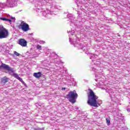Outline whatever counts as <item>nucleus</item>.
<instances>
[{
    "mask_svg": "<svg viewBox=\"0 0 130 130\" xmlns=\"http://www.w3.org/2000/svg\"><path fill=\"white\" fill-rule=\"evenodd\" d=\"M29 3L33 4L34 10L41 13L43 16L47 19H51L54 12H56L58 7L56 3L52 2L51 0H28Z\"/></svg>",
    "mask_w": 130,
    "mask_h": 130,
    "instance_id": "nucleus-1",
    "label": "nucleus"
},
{
    "mask_svg": "<svg viewBox=\"0 0 130 130\" xmlns=\"http://www.w3.org/2000/svg\"><path fill=\"white\" fill-rule=\"evenodd\" d=\"M89 91V94L88 95V100L87 101V103L90 106H93V107H99L100 106V104H99L98 97L97 95H95L94 91L91 89H88Z\"/></svg>",
    "mask_w": 130,
    "mask_h": 130,
    "instance_id": "nucleus-2",
    "label": "nucleus"
},
{
    "mask_svg": "<svg viewBox=\"0 0 130 130\" xmlns=\"http://www.w3.org/2000/svg\"><path fill=\"white\" fill-rule=\"evenodd\" d=\"M75 38L72 41L71 37L69 38L70 42L71 44H73L75 47H77L78 49H82L84 51L89 50V48L86 46H84L82 43H80V39L77 36H75Z\"/></svg>",
    "mask_w": 130,
    "mask_h": 130,
    "instance_id": "nucleus-3",
    "label": "nucleus"
},
{
    "mask_svg": "<svg viewBox=\"0 0 130 130\" xmlns=\"http://www.w3.org/2000/svg\"><path fill=\"white\" fill-rule=\"evenodd\" d=\"M17 2L18 0H7L6 3H0L1 10L4 8H14L17 7Z\"/></svg>",
    "mask_w": 130,
    "mask_h": 130,
    "instance_id": "nucleus-4",
    "label": "nucleus"
},
{
    "mask_svg": "<svg viewBox=\"0 0 130 130\" xmlns=\"http://www.w3.org/2000/svg\"><path fill=\"white\" fill-rule=\"evenodd\" d=\"M67 97L71 103H76V100L78 98V94L76 90L71 91L67 94Z\"/></svg>",
    "mask_w": 130,
    "mask_h": 130,
    "instance_id": "nucleus-5",
    "label": "nucleus"
},
{
    "mask_svg": "<svg viewBox=\"0 0 130 130\" xmlns=\"http://www.w3.org/2000/svg\"><path fill=\"white\" fill-rule=\"evenodd\" d=\"M9 36V31L4 26H0V39L7 38Z\"/></svg>",
    "mask_w": 130,
    "mask_h": 130,
    "instance_id": "nucleus-6",
    "label": "nucleus"
},
{
    "mask_svg": "<svg viewBox=\"0 0 130 130\" xmlns=\"http://www.w3.org/2000/svg\"><path fill=\"white\" fill-rule=\"evenodd\" d=\"M1 69H5L8 71L10 75H12L14 73V68L10 67L9 65L6 64L4 63H2L1 66H0V70Z\"/></svg>",
    "mask_w": 130,
    "mask_h": 130,
    "instance_id": "nucleus-7",
    "label": "nucleus"
},
{
    "mask_svg": "<svg viewBox=\"0 0 130 130\" xmlns=\"http://www.w3.org/2000/svg\"><path fill=\"white\" fill-rule=\"evenodd\" d=\"M19 28V29H22L24 32H27V31H29V30H30L29 24H27L24 21L21 22Z\"/></svg>",
    "mask_w": 130,
    "mask_h": 130,
    "instance_id": "nucleus-8",
    "label": "nucleus"
},
{
    "mask_svg": "<svg viewBox=\"0 0 130 130\" xmlns=\"http://www.w3.org/2000/svg\"><path fill=\"white\" fill-rule=\"evenodd\" d=\"M92 71L93 72H95L96 73L95 77L97 78L98 76H97L98 75H102V70H101V68L96 66L95 68H92Z\"/></svg>",
    "mask_w": 130,
    "mask_h": 130,
    "instance_id": "nucleus-9",
    "label": "nucleus"
},
{
    "mask_svg": "<svg viewBox=\"0 0 130 130\" xmlns=\"http://www.w3.org/2000/svg\"><path fill=\"white\" fill-rule=\"evenodd\" d=\"M18 44H19V45H21V46H22V47H26V46H27V41H26L25 39H20L18 40Z\"/></svg>",
    "mask_w": 130,
    "mask_h": 130,
    "instance_id": "nucleus-10",
    "label": "nucleus"
},
{
    "mask_svg": "<svg viewBox=\"0 0 130 130\" xmlns=\"http://www.w3.org/2000/svg\"><path fill=\"white\" fill-rule=\"evenodd\" d=\"M90 59L92 60L93 63H95V64H99L100 63V62L99 61H96V58H98V56L97 55L95 54H91L90 57Z\"/></svg>",
    "mask_w": 130,
    "mask_h": 130,
    "instance_id": "nucleus-11",
    "label": "nucleus"
},
{
    "mask_svg": "<svg viewBox=\"0 0 130 130\" xmlns=\"http://www.w3.org/2000/svg\"><path fill=\"white\" fill-rule=\"evenodd\" d=\"M67 18L69 19V22L70 23H75V16L72 14H68L67 15Z\"/></svg>",
    "mask_w": 130,
    "mask_h": 130,
    "instance_id": "nucleus-12",
    "label": "nucleus"
},
{
    "mask_svg": "<svg viewBox=\"0 0 130 130\" xmlns=\"http://www.w3.org/2000/svg\"><path fill=\"white\" fill-rule=\"evenodd\" d=\"M106 92L107 93H109L111 98H114V97H115V94H114V92H113V91H112V89H106Z\"/></svg>",
    "mask_w": 130,
    "mask_h": 130,
    "instance_id": "nucleus-13",
    "label": "nucleus"
},
{
    "mask_svg": "<svg viewBox=\"0 0 130 130\" xmlns=\"http://www.w3.org/2000/svg\"><path fill=\"white\" fill-rule=\"evenodd\" d=\"M85 2H86L85 0H82V1H80L79 0L75 1V3H76V5L78 6V7H82V6H81L80 5L85 3Z\"/></svg>",
    "mask_w": 130,
    "mask_h": 130,
    "instance_id": "nucleus-14",
    "label": "nucleus"
},
{
    "mask_svg": "<svg viewBox=\"0 0 130 130\" xmlns=\"http://www.w3.org/2000/svg\"><path fill=\"white\" fill-rule=\"evenodd\" d=\"M2 83L4 84V85H6V83H8L9 82V78H7V77H4L1 80Z\"/></svg>",
    "mask_w": 130,
    "mask_h": 130,
    "instance_id": "nucleus-15",
    "label": "nucleus"
},
{
    "mask_svg": "<svg viewBox=\"0 0 130 130\" xmlns=\"http://www.w3.org/2000/svg\"><path fill=\"white\" fill-rule=\"evenodd\" d=\"M0 20L2 21H5V22H9V23H12V20L8 19L6 17H0Z\"/></svg>",
    "mask_w": 130,
    "mask_h": 130,
    "instance_id": "nucleus-16",
    "label": "nucleus"
},
{
    "mask_svg": "<svg viewBox=\"0 0 130 130\" xmlns=\"http://www.w3.org/2000/svg\"><path fill=\"white\" fill-rule=\"evenodd\" d=\"M41 75H42V74L40 72L38 73H35L34 74V76L35 77V78H40V77H41Z\"/></svg>",
    "mask_w": 130,
    "mask_h": 130,
    "instance_id": "nucleus-17",
    "label": "nucleus"
},
{
    "mask_svg": "<svg viewBox=\"0 0 130 130\" xmlns=\"http://www.w3.org/2000/svg\"><path fill=\"white\" fill-rule=\"evenodd\" d=\"M50 57L52 58L53 59H55L57 57V55L54 53V52H52L50 55Z\"/></svg>",
    "mask_w": 130,
    "mask_h": 130,
    "instance_id": "nucleus-18",
    "label": "nucleus"
},
{
    "mask_svg": "<svg viewBox=\"0 0 130 130\" xmlns=\"http://www.w3.org/2000/svg\"><path fill=\"white\" fill-rule=\"evenodd\" d=\"M125 29V33H130V26H126V27H124Z\"/></svg>",
    "mask_w": 130,
    "mask_h": 130,
    "instance_id": "nucleus-19",
    "label": "nucleus"
},
{
    "mask_svg": "<svg viewBox=\"0 0 130 130\" xmlns=\"http://www.w3.org/2000/svg\"><path fill=\"white\" fill-rule=\"evenodd\" d=\"M14 72L15 71H14L13 73L10 75H13V77H14V78H16V79L19 78L20 77H19V75L17 73H14Z\"/></svg>",
    "mask_w": 130,
    "mask_h": 130,
    "instance_id": "nucleus-20",
    "label": "nucleus"
},
{
    "mask_svg": "<svg viewBox=\"0 0 130 130\" xmlns=\"http://www.w3.org/2000/svg\"><path fill=\"white\" fill-rule=\"evenodd\" d=\"M106 121L107 124H108V125L110 124V118H106Z\"/></svg>",
    "mask_w": 130,
    "mask_h": 130,
    "instance_id": "nucleus-21",
    "label": "nucleus"
},
{
    "mask_svg": "<svg viewBox=\"0 0 130 130\" xmlns=\"http://www.w3.org/2000/svg\"><path fill=\"white\" fill-rule=\"evenodd\" d=\"M37 49H39V50H41L42 49V47H41V46L38 45L37 46Z\"/></svg>",
    "mask_w": 130,
    "mask_h": 130,
    "instance_id": "nucleus-22",
    "label": "nucleus"
},
{
    "mask_svg": "<svg viewBox=\"0 0 130 130\" xmlns=\"http://www.w3.org/2000/svg\"><path fill=\"white\" fill-rule=\"evenodd\" d=\"M14 53L16 56H20V53H18L17 51H14Z\"/></svg>",
    "mask_w": 130,
    "mask_h": 130,
    "instance_id": "nucleus-23",
    "label": "nucleus"
},
{
    "mask_svg": "<svg viewBox=\"0 0 130 130\" xmlns=\"http://www.w3.org/2000/svg\"><path fill=\"white\" fill-rule=\"evenodd\" d=\"M21 83L23 85H24V87H27V84H26V83H25V82H24V81L22 80V81H21Z\"/></svg>",
    "mask_w": 130,
    "mask_h": 130,
    "instance_id": "nucleus-24",
    "label": "nucleus"
},
{
    "mask_svg": "<svg viewBox=\"0 0 130 130\" xmlns=\"http://www.w3.org/2000/svg\"><path fill=\"white\" fill-rule=\"evenodd\" d=\"M74 33H75V30H71V35L73 36V35H74Z\"/></svg>",
    "mask_w": 130,
    "mask_h": 130,
    "instance_id": "nucleus-25",
    "label": "nucleus"
},
{
    "mask_svg": "<svg viewBox=\"0 0 130 130\" xmlns=\"http://www.w3.org/2000/svg\"><path fill=\"white\" fill-rule=\"evenodd\" d=\"M17 79H18V80L20 81V82H22L23 81V79L21 77H19Z\"/></svg>",
    "mask_w": 130,
    "mask_h": 130,
    "instance_id": "nucleus-26",
    "label": "nucleus"
},
{
    "mask_svg": "<svg viewBox=\"0 0 130 130\" xmlns=\"http://www.w3.org/2000/svg\"><path fill=\"white\" fill-rule=\"evenodd\" d=\"M40 43L41 44H44V43H45V42L43 41H41Z\"/></svg>",
    "mask_w": 130,
    "mask_h": 130,
    "instance_id": "nucleus-27",
    "label": "nucleus"
},
{
    "mask_svg": "<svg viewBox=\"0 0 130 130\" xmlns=\"http://www.w3.org/2000/svg\"><path fill=\"white\" fill-rule=\"evenodd\" d=\"M56 63H57V64H60V63H61V62H60V61H58L56 62Z\"/></svg>",
    "mask_w": 130,
    "mask_h": 130,
    "instance_id": "nucleus-28",
    "label": "nucleus"
},
{
    "mask_svg": "<svg viewBox=\"0 0 130 130\" xmlns=\"http://www.w3.org/2000/svg\"><path fill=\"white\" fill-rule=\"evenodd\" d=\"M68 85H73V84H72V83L71 82V80L70 82L68 83Z\"/></svg>",
    "mask_w": 130,
    "mask_h": 130,
    "instance_id": "nucleus-29",
    "label": "nucleus"
},
{
    "mask_svg": "<svg viewBox=\"0 0 130 130\" xmlns=\"http://www.w3.org/2000/svg\"><path fill=\"white\" fill-rule=\"evenodd\" d=\"M61 90H66V88H65V87H63V88H62Z\"/></svg>",
    "mask_w": 130,
    "mask_h": 130,
    "instance_id": "nucleus-30",
    "label": "nucleus"
},
{
    "mask_svg": "<svg viewBox=\"0 0 130 130\" xmlns=\"http://www.w3.org/2000/svg\"><path fill=\"white\" fill-rule=\"evenodd\" d=\"M75 109H76V110H78V109H79V108H76Z\"/></svg>",
    "mask_w": 130,
    "mask_h": 130,
    "instance_id": "nucleus-31",
    "label": "nucleus"
},
{
    "mask_svg": "<svg viewBox=\"0 0 130 130\" xmlns=\"http://www.w3.org/2000/svg\"><path fill=\"white\" fill-rule=\"evenodd\" d=\"M119 116H120V117H121V114H119Z\"/></svg>",
    "mask_w": 130,
    "mask_h": 130,
    "instance_id": "nucleus-32",
    "label": "nucleus"
},
{
    "mask_svg": "<svg viewBox=\"0 0 130 130\" xmlns=\"http://www.w3.org/2000/svg\"><path fill=\"white\" fill-rule=\"evenodd\" d=\"M70 31H68V33H70Z\"/></svg>",
    "mask_w": 130,
    "mask_h": 130,
    "instance_id": "nucleus-33",
    "label": "nucleus"
}]
</instances>
